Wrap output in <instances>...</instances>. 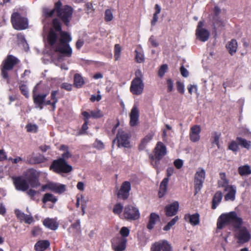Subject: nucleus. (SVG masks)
I'll return each mask as SVG.
<instances>
[{
  "instance_id": "1",
  "label": "nucleus",
  "mask_w": 251,
  "mask_h": 251,
  "mask_svg": "<svg viewBox=\"0 0 251 251\" xmlns=\"http://www.w3.org/2000/svg\"><path fill=\"white\" fill-rule=\"evenodd\" d=\"M72 40V37L68 33L61 30L59 21L54 19L52 21V28L50 29L47 36L48 44L57 53V57H53V61L56 66L61 69L67 70L68 68L65 65H60L57 62L64 60L65 57H70L72 54V49L68 44Z\"/></svg>"
},
{
  "instance_id": "2",
  "label": "nucleus",
  "mask_w": 251,
  "mask_h": 251,
  "mask_svg": "<svg viewBox=\"0 0 251 251\" xmlns=\"http://www.w3.org/2000/svg\"><path fill=\"white\" fill-rule=\"evenodd\" d=\"M243 221L235 212H230L221 214L218 219L217 228L223 229L226 225H230L233 227L235 237L239 244L248 242L251 235L248 229L242 226Z\"/></svg>"
},
{
  "instance_id": "3",
  "label": "nucleus",
  "mask_w": 251,
  "mask_h": 251,
  "mask_svg": "<svg viewBox=\"0 0 251 251\" xmlns=\"http://www.w3.org/2000/svg\"><path fill=\"white\" fill-rule=\"evenodd\" d=\"M55 13L68 25L72 17L73 9L67 5L62 6L60 1L55 3L54 7L52 9L47 7L43 9V15L45 18L52 17Z\"/></svg>"
},
{
  "instance_id": "4",
  "label": "nucleus",
  "mask_w": 251,
  "mask_h": 251,
  "mask_svg": "<svg viewBox=\"0 0 251 251\" xmlns=\"http://www.w3.org/2000/svg\"><path fill=\"white\" fill-rule=\"evenodd\" d=\"M167 150L165 145L161 142L157 143L152 154H149L151 165L159 172L160 160L167 154Z\"/></svg>"
},
{
  "instance_id": "5",
  "label": "nucleus",
  "mask_w": 251,
  "mask_h": 251,
  "mask_svg": "<svg viewBox=\"0 0 251 251\" xmlns=\"http://www.w3.org/2000/svg\"><path fill=\"white\" fill-rule=\"evenodd\" d=\"M50 170L59 174H67L72 171L73 167L66 161L58 158L53 161Z\"/></svg>"
},
{
  "instance_id": "6",
  "label": "nucleus",
  "mask_w": 251,
  "mask_h": 251,
  "mask_svg": "<svg viewBox=\"0 0 251 251\" xmlns=\"http://www.w3.org/2000/svg\"><path fill=\"white\" fill-rule=\"evenodd\" d=\"M11 22L13 27L17 30H23L28 27L27 18L22 16L18 12H14L12 14Z\"/></svg>"
},
{
  "instance_id": "7",
  "label": "nucleus",
  "mask_w": 251,
  "mask_h": 251,
  "mask_svg": "<svg viewBox=\"0 0 251 251\" xmlns=\"http://www.w3.org/2000/svg\"><path fill=\"white\" fill-rule=\"evenodd\" d=\"M20 62V60L12 55H9L3 62L1 69V75L3 78H8L7 71L12 70L13 67Z\"/></svg>"
},
{
  "instance_id": "8",
  "label": "nucleus",
  "mask_w": 251,
  "mask_h": 251,
  "mask_svg": "<svg viewBox=\"0 0 251 251\" xmlns=\"http://www.w3.org/2000/svg\"><path fill=\"white\" fill-rule=\"evenodd\" d=\"M128 135L122 130H119L116 138L113 141V146L116 144L118 147L128 148L130 146Z\"/></svg>"
},
{
  "instance_id": "9",
  "label": "nucleus",
  "mask_w": 251,
  "mask_h": 251,
  "mask_svg": "<svg viewBox=\"0 0 251 251\" xmlns=\"http://www.w3.org/2000/svg\"><path fill=\"white\" fill-rule=\"evenodd\" d=\"M123 216L127 220H136L139 218L140 214L136 207L128 205L125 206Z\"/></svg>"
},
{
  "instance_id": "10",
  "label": "nucleus",
  "mask_w": 251,
  "mask_h": 251,
  "mask_svg": "<svg viewBox=\"0 0 251 251\" xmlns=\"http://www.w3.org/2000/svg\"><path fill=\"white\" fill-rule=\"evenodd\" d=\"M204 25V23L203 21H199L196 30L197 39L202 42L207 41L210 36V32L203 27Z\"/></svg>"
},
{
  "instance_id": "11",
  "label": "nucleus",
  "mask_w": 251,
  "mask_h": 251,
  "mask_svg": "<svg viewBox=\"0 0 251 251\" xmlns=\"http://www.w3.org/2000/svg\"><path fill=\"white\" fill-rule=\"evenodd\" d=\"M205 177V172L202 168H199L195 175V194L198 193L203 186V183Z\"/></svg>"
},
{
  "instance_id": "12",
  "label": "nucleus",
  "mask_w": 251,
  "mask_h": 251,
  "mask_svg": "<svg viewBox=\"0 0 251 251\" xmlns=\"http://www.w3.org/2000/svg\"><path fill=\"white\" fill-rule=\"evenodd\" d=\"M42 190H49L54 193L61 194L66 190V186L64 184L50 182L42 186Z\"/></svg>"
},
{
  "instance_id": "13",
  "label": "nucleus",
  "mask_w": 251,
  "mask_h": 251,
  "mask_svg": "<svg viewBox=\"0 0 251 251\" xmlns=\"http://www.w3.org/2000/svg\"><path fill=\"white\" fill-rule=\"evenodd\" d=\"M151 251H172V247L167 240H162L153 244L151 248Z\"/></svg>"
},
{
  "instance_id": "14",
  "label": "nucleus",
  "mask_w": 251,
  "mask_h": 251,
  "mask_svg": "<svg viewBox=\"0 0 251 251\" xmlns=\"http://www.w3.org/2000/svg\"><path fill=\"white\" fill-rule=\"evenodd\" d=\"M144 89L143 79H133L131 83L130 91L133 94L140 95L142 94Z\"/></svg>"
},
{
  "instance_id": "15",
  "label": "nucleus",
  "mask_w": 251,
  "mask_h": 251,
  "mask_svg": "<svg viewBox=\"0 0 251 251\" xmlns=\"http://www.w3.org/2000/svg\"><path fill=\"white\" fill-rule=\"evenodd\" d=\"M12 179L17 190L24 192L28 189L29 184L27 180L23 177H12Z\"/></svg>"
},
{
  "instance_id": "16",
  "label": "nucleus",
  "mask_w": 251,
  "mask_h": 251,
  "mask_svg": "<svg viewBox=\"0 0 251 251\" xmlns=\"http://www.w3.org/2000/svg\"><path fill=\"white\" fill-rule=\"evenodd\" d=\"M126 242L125 238L115 237L112 240V248L114 251H123L126 249Z\"/></svg>"
},
{
  "instance_id": "17",
  "label": "nucleus",
  "mask_w": 251,
  "mask_h": 251,
  "mask_svg": "<svg viewBox=\"0 0 251 251\" xmlns=\"http://www.w3.org/2000/svg\"><path fill=\"white\" fill-rule=\"evenodd\" d=\"M131 190V184L129 181H126L124 182L118 192V197L124 200L127 199L129 195V191Z\"/></svg>"
},
{
  "instance_id": "18",
  "label": "nucleus",
  "mask_w": 251,
  "mask_h": 251,
  "mask_svg": "<svg viewBox=\"0 0 251 251\" xmlns=\"http://www.w3.org/2000/svg\"><path fill=\"white\" fill-rule=\"evenodd\" d=\"M130 125L133 126L137 125L139 117V110L137 104L135 103L130 113Z\"/></svg>"
},
{
  "instance_id": "19",
  "label": "nucleus",
  "mask_w": 251,
  "mask_h": 251,
  "mask_svg": "<svg viewBox=\"0 0 251 251\" xmlns=\"http://www.w3.org/2000/svg\"><path fill=\"white\" fill-rule=\"evenodd\" d=\"M201 131L200 126L195 125L191 127L190 131V138L191 141L197 142L200 139V134Z\"/></svg>"
},
{
  "instance_id": "20",
  "label": "nucleus",
  "mask_w": 251,
  "mask_h": 251,
  "mask_svg": "<svg viewBox=\"0 0 251 251\" xmlns=\"http://www.w3.org/2000/svg\"><path fill=\"white\" fill-rule=\"evenodd\" d=\"M155 134V131L151 130L142 139L139 146V150L142 151L145 149L147 145L152 140Z\"/></svg>"
},
{
  "instance_id": "21",
  "label": "nucleus",
  "mask_w": 251,
  "mask_h": 251,
  "mask_svg": "<svg viewBox=\"0 0 251 251\" xmlns=\"http://www.w3.org/2000/svg\"><path fill=\"white\" fill-rule=\"evenodd\" d=\"M178 208L179 203L177 201H175L166 206L165 207L166 215L170 217L175 215L178 211Z\"/></svg>"
},
{
  "instance_id": "22",
  "label": "nucleus",
  "mask_w": 251,
  "mask_h": 251,
  "mask_svg": "<svg viewBox=\"0 0 251 251\" xmlns=\"http://www.w3.org/2000/svg\"><path fill=\"white\" fill-rule=\"evenodd\" d=\"M225 191L227 192L225 196V200L226 201H233L235 199V194L236 193V186L232 185L231 186H227L225 189Z\"/></svg>"
},
{
  "instance_id": "23",
  "label": "nucleus",
  "mask_w": 251,
  "mask_h": 251,
  "mask_svg": "<svg viewBox=\"0 0 251 251\" xmlns=\"http://www.w3.org/2000/svg\"><path fill=\"white\" fill-rule=\"evenodd\" d=\"M33 93H34V91H33ZM46 94H35V93L33 94V101L36 105V108H39L40 109H42L43 108V104L45 102V99L47 97Z\"/></svg>"
},
{
  "instance_id": "24",
  "label": "nucleus",
  "mask_w": 251,
  "mask_h": 251,
  "mask_svg": "<svg viewBox=\"0 0 251 251\" xmlns=\"http://www.w3.org/2000/svg\"><path fill=\"white\" fill-rule=\"evenodd\" d=\"M184 218L187 222L193 226H196L200 223V215L198 213L186 214L184 215Z\"/></svg>"
},
{
  "instance_id": "25",
  "label": "nucleus",
  "mask_w": 251,
  "mask_h": 251,
  "mask_svg": "<svg viewBox=\"0 0 251 251\" xmlns=\"http://www.w3.org/2000/svg\"><path fill=\"white\" fill-rule=\"evenodd\" d=\"M45 160L44 156L41 154L32 153L27 157V162L31 164L44 162Z\"/></svg>"
},
{
  "instance_id": "26",
  "label": "nucleus",
  "mask_w": 251,
  "mask_h": 251,
  "mask_svg": "<svg viewBox=\"0 0 251 251\" xmlns=\"http://www.w3.org/2000/svg\"><path fill=\"white\" fill-rule=\"evenodd\" d=\"M43 225L46 227L53 230L57 229L58 227V224L55 219L47 218L44 220Z\"/></svg>"
},
{
  "instance_id": "27",
  "label": "nucleus",
  "mask_w": 251,
  "mask_h": 251,
  "mask_svg": "<svg viewBox=\"0 0 251 251\" xmlns=\"http://www.w3.org/2000/svg\"><path fill=\"white\" fill-rule=\"evenodd\" d=\"M169 180V178L166 177L161 181L158 192V196L159 198L163 197L166 193Z\"/></svg>"
},
{
  "instance_id": "28",
  "label": "nucleus",
  "mask_w": 251,
  "mask_h": 251,
  "mask_svg": "<svg viewBox=\"0 0 251 251\" xmlns=\"http://www.w3.org/2000/svg\"><path fill=\"white\" fill-rule=\"evenodd\" d=\"M50 245L48 240H40L34 245V249L36 251H44L46 250Z\"/></svg>"
},
{
  "instance_id": "29",
  "label": "nucleus",
  "mask_w": 251,
  "mask_h": 251,
  "mask_svg": "<svg viewBox=\"0 0 251 251\" xmlns=\"http://www.w3.org/2000/svg\"><path fill=\"white\" fill-rule=\"evenodd\" d=\"M223 198V194L221 191H217L213 196L212 208L215 209L221 202Z\"/></svg>"
},
{
  "instance_id": "30",
  "label": "nucleus",
  "mask_w": 251,
  "mask_h": 251,
  "mask_svg": "<svg viewBox=\"0 0 251 251\" xmlns=\"http://www.w3.org/2000/svg\"><path fill=\"white\" fill-rule=\"evenodd\" d=\"M159 220V216L158 214L155 213H151L150 214L149 222L147 225V228L150 230L152 229L153 228L154 226Z\"/></svg>"
},
{
  "instance_id": "31",
  "label": "nucleus",
  "mask_w": 251,
  "mask_h": 251,
  "mask_svg": "<svg viewBox=\"0 0 251 251\" xmlns=\"http://www.w3.org/2000/svg\"><path fill=\"white\" fill-rule=\"evenodd\" d=\"M135 60L138 63H141L145 61L144 51L141 47H138L135 50Z\"/></svg>"
},
{
  "instance_id": "32",
  "label": "nucleus",
  "mask_w": 251,
  "mask_h": 251,
  "mask_svg": "<svg viewBox=\"0 0 251 251\" xmlns=\"http://www.w3.org/2000/svg\"><path fill=\"white\" fill-rule=\"evenodd\" d=\"M237 47V42L235 39H232L226 45V48L231 55L236 52Z\"/></svg>"
},
{
  "instance_id": "33",
  "label": "nucleus",
  "mask_w": 251,
  "mask_h": 251,
  "mask_svg": "<svg viewBox=\"0 0 251 251\" xmlns=\"http://www.w3.org/2000/svg\"><path fill=\"white\" fill-rule=\"evenodd\" d=\"M236 141L239 145L247 150H250L251 148V142L244 138L238 137L236 138Z\"/></svg>"
},
{
  "instance_id": "34",
  "label": "nucleus",
  "mask_w": 251,
  "mask_h": 251,
  "mask_svg": "<svg viewBox=\"0 0 251 251\" xmlns=\"http://www.w3.org/2000/svg\"><path fill=\"white\" fill-rule=\"evenodd\" d=\"M60 150L64 151V152L62 154L61 157L59 159H62L63 160L66 161L72 156V154L69 151L68 147L65 145H62L60 148Z\"/></svg>"
},
{
  "instance_id": "35",
  "label": "nucleus",
  "mask_w": 251,
  "mask_h": 251,
  "mask_svg": "<svg viewBox=\"0 0 251 251\" xmlns=\"http://www.w3.org/2000/svg\"><path fill=\"white\" fill-rule=\"evenodd\" d=\"M80 230V222L78 220L73 224L68 229L70 232L73 233H78Z\"/></svg>"
},
{
  "instance_id": "36",
  "label": "nucleus",
  "mask_w": 251,
  "mask_h": 251,
  "mask_svg": "<svg viewBox=\"0 0 251 251\" xmlns=\"http://www.w3.org/2000/svg\"><path fill=\"white\" fill-rule=\"evenodd\" d=\"M239 174L242 176H247L251 174V169L248 165L240 166L238 168Z\"/></svg>"
},
{
  "instance_id": "37",
  "label": "nucleus",
  "mask_w": 251,
  "mask_h": 251,
  "mask_svg": "<svg viewBox=\"0 0 251 251\" xmlns=\"http://www.w3.org/2000/svg\"><path fill=\"white\" fill-rule=\"evenodd\" d=\"M84 83L83 77L78 74L74 76V84L77 88H80Z\"/></svg>"
},
{
  "instance_id": "38",
  "label": "nucleus",
  "mask_w": 251,
  "mask_h": 251,
  "mask_svg": "<svg viewBox=\"0 0 251 251\" xmlns=\"http://www.w3.org/2000/svg\"><path fill=\"white\" fill-rule=\"evenodd\" d=\"M57 199L52 194L50 193L45 194L42 199L43 203H46L48 201H51L53 203L56 202Z\"/></svg>"
},
{
  "instance_id": "39",
  "label": "nucleus",
  "mask_w": 251,
  "mask_h": 251,
  "mask_svg": "<svg viewBox=\"0 0 251 251\" xmlns=\"http://www.w3.org/2000/svg\"><path fill=\"white\" fill-rule=\"evenodd\" d=\"M178 220V217H175L171 221H170L164 227L163 230L164 231L169 230L172 227L174 226Z\"/></svg>"
},
{
  "instance_id": "40",
  "label": "nucleus",
  "mask_w": 251,
  "mask_h": 251,
  "mask_svg": "<svg viewBox=\"0 0 251 251\" xmlns=\"http://www.w3.org/2000/svg\"><path fill=\"white\" fill-rule=\"evenodd\" d=\"M17 38L19 43L23 45L25 50H27L29 48L24 35L21 33H19L17 34Z\"/></svg>"
},
{
  "instance_id": "41",
  "label": "nucleus",
  "mask_w": 251,
  "mask_h": 251,
  "mask_svg": "<svg viewBox=\"0 0 251 251\" xmlns=\"http://www.w3.org/2000/svg\"><path fill=\"white\" fill-rule=\"evenodd\" d=\"M91 117L94 119L100 118L103 116V113L99 109H96L90 111Z\"/></svg>"
},
{
  "instance_id": "42",
  "label": "nucleus",
  "mask_w": 251,
  "mask_h": 251,
  "mask_svg": "<svg viewBox=\"0 0 251 251\" xmlns=\"http://www.w3.org/2000/svg\"><path fill=\"white\" fill-rule=\"evenodd\" d=\"M19 87L22 94L26 98H28L29 97V92L26 85L20 83Z\"/></svg>"
},
{
  "instance_id": "43",
  "label": "nucleus",
  "mask_w": 251,
  "mask_h": 251,
  "mask_svg": "<svg viewBox=\"0 0 251 251\" xmlns=\"http://www.w3.org/2000/svg\"><path fill=\"white\" fill-rule=\"evenodd\" d=\"M121 48L119 44H116L114 48V57L116 60L119 59L121 55Z\"/></svg>"
},
{
  "instance_id": "44",
  "label": "nucleus",
  "mask_w": 251,
  "mask_h": 251,
  "mask_svg": "<svg viewBox=\"0 0 251 251\" xmlns=\"http://www.w3.org/2000/svg\"><path fill=\"white\" fill-rule=\"evenodd\" d=\"M29 183L30 184L31 186L33 188H37L40 185L38 179L36 177H32L31 179H30L29 180Z\"/></svg>"
},
{
  "instance_id": "45",
  "label": "nucleus",
  "mask_w": 251,
  "mask_h": 251,
  "mask_svg": "<svg viewBox=\"0 0 251 251\" xmlns=\"http://www.w3.org/2000/svg\"><path fill=\"white\" fill-rule=\"evenodd\" d=\"M123 209V206L121 203H117L115 205L113 211L116 214H119L121 213Z\"/></svg>"
},
{
  "instance_id": "46",
  "label": "nucleus",
  "mask_w": 251,
  "mask_h": 251,
  "mask_svg": "<svg viewBox=\"0 0 251 251\" xmlns=\"http://www.w3.org/2000/svg\"><path fill=\"white\" fill-rule=\"evenodd\" d=\"M221 177L222 180V183L221 184V186L225 189L227 186H231V185H228L229 182L228 180L226 178L225 174H221Z\"/></svg>"
},
{
  "instance_id": "47",
  "label": "nucleus",
  "mask_w": 251,
  "mask_h": 251,
  "mask_svg": "<svg viewBox=\"0 0 251 251\" xmlns=\"http://www.w3.org/2000/svg\"><path fill=\"white\" fill-rule=\"evenodd\" d=\"M113 19V14L110 9H106L105 11V20L109 22Z\"/></svg>"
},
{
  "instance_id": "48",
  "label": "nucleus",
  "mask_w": 251,
  "mask_h": 251,
  "mask_svg": "<svg viewBox=\"0 0 251 251\" xmlns=\"http://www.w3.org/2000/svg\"><path fill=\"white\" fill-rule=\"evenodd\" d=\"M88 121H87V120H85L84 123L82 125L81 129L78 133L79 135H82L86 133V131L88 128Z\"/></svg>"
},
{
  "instance_id": "49",
  "label": "nucleus",
  "mask_w": 251,
  "mask_h": 251,
  "mask_svg": "<svg viewBox=\"0 0 251 251\" xmlns=\"http://www.w3.org/2000/svg\"><path fill=\"white\" fill-rule=\"evenodd\" d=\"M167 69H168V66L166 64L162 65L160 67V68L158 71V75L161 77L163 76V75L166 72Z\"/></svg>"
},
{
  "instance_id": "50",
  "label": "nucleus",
  "mask_w": 251,
  "mask_h": 251,
  "mask_svg": "<svg viewBox=\"0 0 251 251\" xmlns=\"http://www.w3.org/2000/svg\"><path fill=\"white\" fill-rule=\"evenodd\" d=\"M228 149L233 151H237L238 150V144L237 141H232L229 145Z\"/></svg>"
},
{
  "instance_id": "51",
  "label": "nucleus",
  "mask_w": 251,
  "mask_h": 251,
  "mask_svg": "<svg viewBox=\"0 0 251 251\" xmlns=\"http://www.w3.org/2000/svg\"><path fill=\"white\" fill-rule=\"evenodd\" d=\"M93 147L98 150H102L104 148V145L101 141L96 140L93 144Z\"/></svg>"
},
{
  "instance_id": "52",
  "label": "nucleus",
  "mask_w": 251,
  "mask_h": 251,
  "mask_svg": "<svg viewBox=\"0 0 251 251\" xmlns=\"http://www.w3.org/2000/svg\"><path fill=\"white\" fill-rule=\"evenodd\" d=\"M120 234L123 236L122 237L125 238L127 237L129 234V229L127 227L124 226L120 230Z\"/></svg>"
},
{
  "instance_id": "53",
  "label": "nucleus",
  "mask_w": 251,
  "mask_h": 251,
  "mask_svg": "<svg viewBox=\"0 0 251 251\" xmlns=\"http://www.w3.org/2000/svg\"><path fill=\"white\" fill-rule=\"evenodd\" d=\"M26 128L28 132H35L37 130L38 127L36 125L29 124L26 125Z\"/></svg>"
},
{
  "instance_id": "54",
  "label": "nucleus",
  "mask_w": 251,
  "mask_h": 251,
  "mask_svg": "<svg viewBox=\"0 0 251 251\" xmlns=\"http://www.w3.org/2000/svg\"><path fill=\"white\" fill-rule=\"evenodd\" d=\"M15 213L17 217L21 221L24 219L25 215L24 212L19 209H16L15 210Z\"/></svg>"
},
{
  "instance_id": "55",
  "label": "nucleus",
  "mask_w": 251,
  "mask_h": 251,
  "mask_svg": "<svg viewBox=\"0 0 251 251\" xmlns=\"http://www.w3.org/2000/svg\"><path fill=\"white\" fill-rule=\"evenodd\" d=\"M219 139H220V136L217 133H215L213 136V139L211 141L212 143L213 144L216 145L218 148H220V144H219Z\"/></svg>"
},
{
  "instance_id": "56",
  "label": "nucleus",
  "mask_w": 251,
  "mask_h": 251,
  "mask_svg": "<svg viewBox=\"0 0 251 251\" xmlns=\"http://www.w3.org/2000/svg\"><path fill=\"white\" fill-rule=\"evenodd\" d=\"M149 42L153 47H157L159 45V44H158L157 41L154 38V37L153 36H151L150 37V38H149Z\"/></svg>"
},
{
  "instance_id": "57",
  "label": "nucleus",
  "mask_w": 251,
  "mask_h": 251,
  "mask_svg": "<svg viewBox=\"0 0 251 251\" xmlns=\"http://www.w3.org/2000/svg\"><path fill=\"white\" fill-rule=\"evenodd\" d=\"M177 90L181 94H183L184 92V85L180 82L177 81L176 83Z\"/></svg>"
},
{
  "instance_id": "58",
  "label": "nucleus",
  "mask_w": 251,
  "mask_h": 251,
  "mask_svg": "<svg viewBox=\"0 0 251 251\" xmlns=\"http://www.w3.org/2000/svg\"><path fill=\"white\" fill-rule=\"evenodd\" d=\"M33 221L32 217L30 215H25V217L22 221L25 222V223L30 224Z\"/></svg>"
},
{
  "instance_id": "59",
  "label": "nucleus",
  "mask_w": 251,
  "mask_h": 251,
  "mask_svg": "<svg viewBox=\"0 0 251 251\" xmlns=\"http://www.w3.org/2000/svg\"><path fill=\"white\" fill-rule=\"evenodd\" d=\"M167 90L168 92H171L173 90L174 83L172 79H168L167 81Z\"/></svg>"
},
{
  "instance_id": "60",
  "label": "nucleus",
  "mask_w": 251,
  "mask_h": 251,
  "mask_svg": "<svg viewBox=\"0 0 251 251\" xmlns=\"http://www.w3.org/2000/svg\"><path fill=\"white\" fill-rule=\"evenodd\" d=\"M214 25L215 27L223 26H224V23L222 20L217 19H215V21L214 22Z\"/></svg>"
},
{
  "instance_id": "61",
  "label": "nucleus",
  "mask_w": 251,
  "mask_h": 251,
  "mask_svg": "<svg viewBox=\"0 0 251 251\" xmlns=\"http://www.w3.org/2000/svg\"><path fill=\"white\" fill-rule=\"evenodd\" d=\"M174 165L177 169H180L183 165V161L181 159H176L174 161Z\"/></svg>"
},
{
  "instance_id": "62",
  "label": "nucleus",
  "mask_w": 251,
  "mask_h": 251,
  "mask_svg": "<svg viewBox=\"0 0 251 251\" xmlns=\"http://www.w3.org/2000/svg\"><path fill=\"white\" fill-rule=\"evenodd\" d=\"M85 5L87 8L88 14L93 12L94 9L93 8V4L91 3H87Z\"/></svg>"
},
{
  "instance_id": "63",
  "label": "nucleus",
  "mask_w": 251,
  "mask_h": 251,
  "mask_svg": "<svg viewBox=\"0 0 251 251\" xmlns=\"http://www.w3.org/2000/svg\"><path fill=\"white\" fill-rule=\"evenodd\" d=\"M7 157L5 152L3 150H0V161L7 160Z\"/></svg>"
},
{
  "instance_id": "64",
  "label": "nucleus",
  "mask_w": 251,
  "mask_h": 251,
  "mask_svg": "<svg viewBox=\"0 0 251 251\" xmlns=\"http://www.w3.org/2000/svg\"><path fill=\"white\" fill-rule=\"evenodd\" d=\"M61 88L67 91H71L72 90V85L68 83H63L61 84Z\"/></svg>"
}]
</instances>
